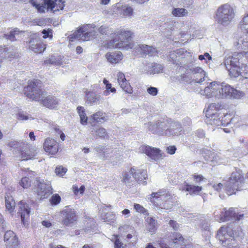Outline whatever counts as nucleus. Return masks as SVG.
<instances>
[{
    "mask_svg": "<svg viewBox=\"0 0 248 248\" xmlns=\"http://www.w3.org/2000/svg\"><path fill=\"white\" fill-rule=\"evenodd\" d=\"M199 93L207 98L214 97L216 99H225L232 97L238 98L243 93L230 85L222 82L213 81L207 83L203 89H201Z\"/></svg>",
    "mask_w": 248,
    "mask_h": 248,
    "instance_id": "1",
    "label": "nucleus"
},
{
    "mask_svg": "<svg viewBox=\"0 0 248 248\" xmlns=\"http://www.w3.org/2000/svg\"><path fill=\"white\" fill-rule=\"evenodd\" d=\"M37 80L29 81L28 85L24 88V94L29 98L40 101L45 107L49 108H56L59 104V99L55 96L48 95L43 92Z\"/></svg>",
    "mask_w": 248,
    "mask_h": 248,
    "instance_id": "2",
    "label": "nucleus"
},
{
    "mask_svg": "<svg viewBox=\"0 0 248 248\" xmlns=\"http://www.w3.org/2000/svg\"><path fill=\"white\" fill-rule=\"evenodd\" d=\"M224 64L231 76L238 77L241 71L248 69V51L234 52L225 59Z\"/></svg>",
    "mask_w": 248,
    "mask_h": 248,
    "instance_id": "3",
    "label": "nucleus"
},
{
    "mask_svg": "<svg viewBox=\"0 0 248 248\" xmlns=\"http://www.w3.org/2000/svg\"><path fill=\"white\" fill-rule=\"evenodd\" d=\"M133 32L124 28L117 29L112 34V39L105 44L109 48H120L124 50L131 49L133 44L130 42Z\"/></svg>",
    "mask_w": 248,
    "mask_h": 248,
    "instance_id": "4",
    "label": "nucleus"
},
{
    "mask_svg": "<svg viewBox=\"0 0 248 248\" xmlns=\"http://www.w3.org/2000/svg\"><path fill=\"white\" fill-rule=\"evenodd\" d=\"M148 199L155 206L167 210L171 209L176 201L173 194L163 189L153 192Z\"/></svg>",
    "mask_w": 248,
    "mask_h": 248,
    "instance_id": "5",
    "label": "nucleus"
},
{
    "mask_svg": "<svg viewBox=\"0 0 248 248\" xmlns=\"http://www.w3.org/2000/svg\"><path fill=\"white\" fill-rule=\"evenodd\" d=\"M235 16V9L228 3L219 6L215 12L214 18L216 22L223 26L229 25Z\"/></svg>",
    "mask_w": 248,
    "mask_h": 248,
    "instance_id": "6",
    "label": "nucleus"
},
{
    "mask_svg": "<svg viewBox=\"0 0 248 248\" xmlns=\"http://www.w3.org/2000/svg\"><path fill=\"white\" fill-rule=\"evenodd\" d=\"M30 2L40 13H44L46 11L53 13L59 12L62 10L65 6L63 0H40L39 3L34 0H31Z\"/></svg>",
    "mask_w": 248,
    "mask_h": 248,
    "instance_id": "7",
    "label": "nucleus"
},
{
    "mask_svg": "<svg viewBox=\"0 0 248 248\" xmlns=\"http://www.w3.org/2000/svg\"><path fill=\"white\" fill-rule=\"evenodd\" d=\"M244 183V179L241 171L233 172L229 180L225 183V187L229 195L235 194L236 191L242 189Z\"/></svg>",
    "mask_w": 248,
    "mask_h": 248,
    "instance_id": "8",
    "label": "nucleus"
},
{
    "mask_svg": "<svg viewBox=\"0 0 248 248\" xmlns=\"http://www.w3.org/2000/svg\"><path fill=\"white\" fill-rule=\"evenodd\" d=\"M95 27L94 24H88L81 26L70 35V40L72 42L76 39L83 41L89 40L96 34V32L94 30Z\"/></svg>",
    "mask_w": 248,
    "mask_h": 248,
    "instance_id": "9",
    "label": "nucleus"
},
{
    "mask_svg": "<svg viewBox=\"0 0 248 248\" xmlns=\"http://www.w3.org/2000/svg\"><path fill=\"white\" fill-rule=\"evenodd\" d=\"M9 147L17 149L20 152V156L24 160L31 159L36 155L35 151L31 148L29 143L23 141H13L9 143Z\"/></svg>",
    "mask_w": 248,
    "mask_h": 248,
    "instance_id": "10",
    "label": "nucleus"
},
{
    "mask_svg": "<svg viewBox=\"0 0 248 248\" xmlns=\"http://www.w3.org/2000/svg\"><path fill=\"white\" fill-rule=\"evenodd\" d=\"M169 121L167 120H157L145 124V127L153 134L166 136V129L168 127Z\"/></svg>",
    "mask_w": 248,
    "mask_h": 248,
    "instance_id": "11",
    "label": "nucleus"
},
{
    "mask_svg": "<svg viewBox=\"0 0 248 248\" xmlns=\"http://www.w3.org/2000/svg\"><path fill=\"white\" fill-rule=\"evenodd\" d=\"M186 68V74H191L193 80L196 83L202 84L208 78L207 73L201 67L190 65Z\"/></svg>",
    "mask_w": 248,
    "mask_h": 248,
    "instance_id": "12",
    "label": "nucleus"
},
{
    "mask_svg": "<svg viewBox=\"0 0 248 248\" xmlns=\"http://www.w3.org/2000/svg\"><path fill=\"white\" fill-rule=\"evenodd\" d=\"M36 181L38 185L36 192L41 199L47 198L52 193V188L50 181L40 178H37Z\"/></svg>",
    "mask_w": 248,
    "mask_h": 248,
    "instance_id": "13",
    "label": "nucleus"
},
{
    "mask_svg": "<svg viewBox=\"0 0 248 248\" xmlns=\"http://www.w3.org/2000/svg\"><path fill=\"white\" fill-rule=\"evenodd\" d=\"M214 214L216 220L219 222L226 221L230 219L240 220L241 217H243L242 214L240 215L238 217L233 208H230L228 211H226L225 208H223L221 211L215 212Z\"/></svg>",
    "mask_w": 248,
    "mask_h": 248,
    "instance_id": "14",
    "label": "nucleus"
},
{
    "mask_svg": "<svg viewBox=\"0 0 248 248\" xmlns=\"http://www.w3.org/2000/svg\"><path fill=\"white\" fill-rule=\"evenodd\" d=\"M62 214L63 216V224L66 226L72 225L77 221L76 212L69 207H65Z\"/></svg>",
    "mask_w": 248,
    "mask_h": 248,
    "instance_id": "15",
    "label": "nucleus"
},
{
    "mask_svg": "<svg viewBox=\"0 0 248 248\" xmlns=\"http://www.w3.org/2000/svg\"><path fill=\"white\" fill-rule=\"evenodd\" d=\"M140 149L142 153L146 154L152 160L157 161L162 158V155L159 149L149 146H142L140 147Z\"/></svg>",
    "mask_w": 248,
    "mask_h": 248,
    "instance_id": "16",
    "label": "nucleus"
},
{
    "mask_svg": "<svg viewBox=\"0 0 248 248\" xmlns=\"http://www.w3.org/2000/svg\"><path fill=\"white\" fill-rule=\"evenodd\" d=\"M237 235L236 232L232 231L229 227H221L217 233V237L220 241H222L223 243H224V246L226 245L228 236L234 238Z\"/></svg>",
    "mask_w": 248,
    "mask_h": 248,
    "instance_id": "17",
    "label": "nucleus"
},
{
    "mask_svg": "<svg viewBox=\"0 0 248 248\" xmlns=\"http://www.w3.org/2000/svg\"><path fill=\"white\" fill-rule=\"evenodd\" d=\"M183 131L185 132V130L181 126L179 122H169L168 127L166 129V136H176L181 134V132Z\"/></svg>",
    "mask_w": 248,
    "mask_h": 248,
    "instance_id": "18",
    "label": "nucleus"
},
{
    "mask_svg": "<svg viewBox=\"0 0 248 248\" xmlns=\"http://www.w3.org/2000/svg\"><path fill=\"white\" fill-rule=\"evenodd\" d=\"M4 240L7 248H17L18 245V239L12 231H7L4 236Z\"/></svg>",
    "mask_w": 248,
    "mask_h": 248,
    "instance_id": "19",
    "label": "nucleus"
},
{
    "mask_svg": "<svg viewBox=\"0 0 248 248\" xmlns=\"http://www.w3.org/2000/svg\"><path fill=\"white\" fill-rule=\"evenodd\" d=\"M18 206L17 215L20 217L21 221L24 224L29 217L30 208L28 204L23 201H20Z\"/></svg>",
    "mask_w": 248,
    "mask_h": 248,
    "instance_id": "20",
    "label": "nucleus"
},
{
    "mask_svg": "<svg viewBox=\"0 0 248 248\" xmlns=\"http://www.w3.org/2000/svg\"><path fill=\"white\" fill-rule=\"evenodd\" d=\"M58 143L54 139L48 138L44 143L45 151L51 155L56 154L58 151Z\"/></svg>",
    "mask_w": 248,
    "mask_h": 248,
    "instance_id": "21",
    "label": "nucleus"
},
{
    "mask_svg": "<svg viewBox=\"0 0 248 248\" xmlns=\"http://www.w3.org/2000/svg\"><path fill=\"white\" fill-rule=\"evenodd\" d=\"M218 108V104L216 103H211L208 106L206 111L205 116L209 119L208 123L209 124L212 119L218 118V114L217 113V111Z\"/></svg>",
    "mask_w": 248,
    "mask_h": 248,
    "instance_id": "22",
    "label": "nucleus"
},
{
    "mask_svg": "<svg viewBox=\"0 0 248 248\" xmlns=\"http://www.w3.org/2000/svg\"><path fill=\"white\" fill-rule=\"evenodd\" d=\"M29 47L31 50L37 53H42L45 49V45L36 39H33L29 41Z\"/></svg>",
    "mask_w": 248,
    "mask_h": 248,
    "instance_id": "23",
    "label": "nucleus"
},
{
    "mask_svg": "<svg viewBox=\"0 0 248 248\" xmlns=\"http://www.w3.org/2000/svg\"><path fill=\"white\" fill-rule=\"evenodd\" d=\"M145 218L146 229L152 234L155 233L158 227L157 220L154 217H151Z\"/></svg>",
    "mask_w": 248,
    "mask_h": 248,
    "instance_id": "24",
    "label": "nucleus"
},
{
    "mask_svg": "<svg viewBox=\"0 0 248 248\" xmlns=\"http://www.w3.org/2000/svg\"><path fill=\"white\" fill-rule=\"evenodd\" d=\"M232 118L230 114H225L224 117L220 120L218 117L217 118H214L210 121V124L216 126H227L231 123L232 121Z\"/></svg>",
    "mask_w": 248,
    "mask_h": 248,
    "instance_id": "25",
    "label": "nucleus"
},
{
    "mask_svg": "<svg viewBox=\"0 0 248 248\" xmlns=\"http://www.w3.org/2000/svg\"><path fill=\"white\" fill-rule=\"evenodd\" d=\"M136 49L140 53L148 54L151 56L155 55L157 52L155 48L146 45H138L136 46Z\"/></svg>",
    "mask_w": 248,
    "mask_h": 248,
    "instance_id": "26",
    "label": "nucleus"
},
{
    "mask_svg": "<svg viewBox=\"0 0 248 248\" xmlns=\"http://www.w3.org/2000/svg\"><path fill=\"white\" fill-rule=\"evenodd\" d=\"M105 57L107 61L112 64L118 63L123 59L121 52H108L106 54Z\"/></svg>",
    "mask_w": 248,
    "mask_h": 248,
    "instance_id": "27",
    "label": "nucleus"
},
{
    "mask_svg": "<svg viewBox=\"0 0 248 248\" xmlns=\"http://www.w3.org/2000/svg\"><path fill=\"white\" fill-rule=\"evenodd\" d=\"M184 53L183 49H179L176 51L170 52L168 56L169 61H171L173 63L178 64V62L183 58L182 53Z\"/></svg>",
    "mask_w": 248,
    "mask_h": 248,
    "instance_id": "28",
    "label": "nucleus"
},
{
    "mask_svg": "<svg viewBox=\"0 0 248 248\" xmlns=\"http://www.w3.org/2000/svg\"><path fill=\"white\" fill-rule=\"evenodd\" d=\"M63 57L60 55L51 56L44 61L45 64H52L54 65H61L63 64Z\"/></svg>",
    "mask_w": 248,
    "mask_h": 248,
    "instance_id": "29",
    "label": "nucleus"
},
{
    "mask_svg": "<svg viewBox=\"0 0 248 248\" xmlns=\"http://www.w3.org/2000/svg\"><path fill=\"white\" fill-rule=\"evenodd\" d=\"M202 186L186 184L183 188V190L188 192L191 195H198L202 190Z\"/></svg>",
    "mask_w": 248,
    "mask_h": 248,
    "instance_id": "30",
    "label": "nucleus"
},
{
    "mask_svg": "<svg viewBox=\"0 0 248 248\" xmlns=\"http://www.w3.org/2000/svg\"><path fill=\"white\" fill-rule=\"evenodd\" d=\"M163 69V66L158 63H151L146 67V70L150 74L161 72Z\"/></svg>",
    "mask_w": 248,
    "mask_h": 248,
    "instance_id": "31",
    "label": "nucleus"
},
{
    "mask_svg": "<svg viewBox=\"0 0 248 248\" xmlns=\"http://www.w3.org/2000/svg\"><path fill=\"white\" fill-rule=\"evenodd\" d=\"M5 198V207L7 211L12 214L15 212L16 203L11 196L6 195Z\"/></svg>",
    "mask_w": 248,
    "mask_h": 248,
    "instance_id": "32",
    "label": "nucleus"
},
{
    "mask_svg": "<svg viewBox=\"0 0 248 248\" xmlns=\"http://www.w3.org/2000/svg\"><path fill=\"white\" fill-rule=\"evenodd\" d=\"M134 14L132 7L127 4L122 5V17H131Z\"/></svg>",
    "mask_w": 248,
    "mask_h": 248,
    "instance_id": "33",
    "label": "nucleus"
},
{
    "mask_svg": "<svg viewBox=\"0 0 248 248\" xmlns=\"http://www.w3.org/2000/svg\"><path fill=\"white\" fill-rule=\"evenodd\" d=\"M132 177L136 180L141 181L142 179H145L147 177V171L144 170L142 171L140 170H136L134 169Z\"/></svg>",
    "mask_w": 248,
    "mask_h": 248,
    "instance_id": "34",
    "label": "nucleus"
},
{
    "mask_svg": "<svg viewBox=\"0 0 248 248\" xmlns=\"http://www.w3.org/2000/svg\"><path fill=\"white\" fill-rule=\"evenodd\" d=\"M237 46L239 48L242 49L248 48V36L247 34H245L238 40Z\"/></svg>",
    "mask_w": 248,
    "mask_h": 248,
    "instance_id": "35",
    "label": "nucleus"
},
{
    "mask_svg": "<svg viewBox=\"0 0 248 248\" xmlns=\"http://www.w3.org/2000/svg\"><path fill=\"white\" fill-rule=\"evenodd\" d=\"M134 168H132L128 171L123 172L122 174V181L123 182L126 184L130 183L132 181L133 177L132 176Z\"/></svg>",
    "mask_w": 248,
    "mask_h": 248,
    "instance_id": "36",
    "label": "nucleus"
},
{
    "mask_svg": "<svg viewBox=\"0 0 248 248\" xmlns=\"http://www.w3.org/2000/svg\"><path fill=\"white\" fill-rule=\"evenodd\" d=\"M77 110L80 117L81 124L86 125L87 124L88 117L85 112L84 108L79 106L77 108Z\"/></svg>",
    "mask_w": 248,
    "mask_h": 248,
    "instance_id": "37",
    "label": "nucleus"
},
{
    "mask_svg": "<svg viewBox=\"0 0 248 248\" xmlns=\"http://www.w3.org/2000/svg\"><path fill=\"white\" fill-rule=\"evenodd\" d=\"M20 32H22V31H20L17 28H15L11 31L9 34H4L3 37L7 40L14 41L16 40V37Z\"/></svg>",
    "mask_w": 248,
    "mask_h": 248,
    "instance_id": "38",
    "label": "nucleus"
},
{
    "mask_svg": "<svg viewBox=\"0 0 248 248\" xmlns=\"http://www.w3.org/2000/svg\"><path fill=\"white\" fill-rule=\"evenodd\" d=\"M87 101L88 104H93L97 102L99 100L100 96L96 94L93 92H89L86 94Z\"/></svg>",
    "mask_w": 248,
    "mask_h": 248,
    "instance_id": "39",
    "label": "nucleus"
},
{
    "mask_svg": "<svg viewBox=\"0 0 248 248\" xmlns=\"http://www.w3.org/2000/svg\"><path fill=\"white\" fill-rule=\"evenodd\" d=\"M239 28L242 31H246L248 34V13L243 17L240 22Z\"/></svg>",
    "mask_w": 248,
    "mask_h": 248,
    "instance_id": "40",
    "label": "nucleus"
},
{
    "mask_svg": "<svg viewBox=\"0 0 248 248\" xmlns=\"http://www.w3.org/2000/svg\"><path fill=\"white\" fill-rule=\"evenodd\" d=\"M93 119L96 123H102L106 121L105 114L102 111H98L92 116Z\"/></svg>",
    "mask_w": 248,
    "mask_h": 248,
    "instance_id": "41",
    "label": "nucleus"
},
{
    "mask_svg": "<svg viewBox=\"0 0 248 248\" xmlns=\"http://www.w3.org/2000/svg\"><path fill=\"white\" fill-rule=\"evenodd\" d=\"M111 12L112 15L122 16V5L120 3H117L112 6L111 9Z\"/></svg>",
    "mask_w": 248,
    "mask_h": 248,
    "instance_id": "42",
    "label": "nucleus"
},
{
    "mask_svg": "<svg viewBox=\"0 0 248 248\" xmlns=\"http://www.w3.org/2000/svg\"><path fill=\"white\" fill-rule=\"evenodd\" d=\"M122 89L128 93L131 94L133 93L132 88L128 80L119 84Z\"/></svg>",
    "mask_w": 248,
    "mask_h": 248,
    "instance_id": "43",
    "label": "nucleus"
},
{
    "mask_svg": "<svg viewBox=\"0 0 248 248\" xmlns=\"http://www.w3.org/2000/svg\"><path fill=\"white\" fill-rule=\"evenodd\" d=\"M171 14L175 16H182L186 15L187 11L184 8H174L172 11Z\"/></svg>",
    "mask_w": 248,
    "mask_h": 248,
    "instance_id": "44",
    "label": "nucleus"
},
{
    "mask_svg": "<svg viewBox=\"0 0 248 248\" xmlns=\"http://www.w3.org/2000/svg\"><path fill=\"white\" fill-rule=\"evenodd\" d=\"M133 206L134 209L136 211V212L142 214L144 216H148L149 215L148 210L140 204L134 203Z\"/></svg>",
    "mask_w": 248,
    "mask_h": 248,
    "instance_id": "45",
    "label": "nucleus"
},
{
    "mask_svg": "<svg viewBox=\"0 0 248 248\" xmlns=\"http://www.w3.org/2000/svg\"><path fill=\"white\" fill-rule=\"evenodd\" d=\"M184 238L180 234H176V238L173 240L172 243L174 245L173 247L178 248V245H182L184 244Z\"/></svg>",
    "mask_w": 248,
    "mask_h": 248,
    "instance_id": "46",
    "label": "nucleus"
},
{
    "mask_svg": "<svg viewBox=\"0 0 248 248\" xmlns=\"http://www.w3.org/2000/svg\"><path fill=\"white\" fill-rule=\"evenodd\" d=\"M31 181L30 178L27 177H24L22 178L19 182V185L24 188H27L31 186Z\"/></svg>",
    "mask_w": 248,
    "mask_h": 248,
    "instance_id": "47",
    "label": "nucleus"
},
{
    "mask_svg": "<svg viewBox=\"0 0 248 248\" xmlns=\"http://www.w3.org/2000/svg\"><path fill=\"white\" fill-rule=\"evenodd\" d=\"M17 119L19 120L26 121L28 120H31L32 118L30 115L27 114L26 112L22 111L17 114Z\"/></svg>",
    "mask_w": 248,
    "mask_h": 248,
    "instance_id": "48",
    "label": "nucleus"
},
{
    "mask_svg": "<svg viewBox=\"0 0 248 248\" xmlns=\"http://www.w3.org/2000/svg\"><path fill=\"white\" fill-rule=\"evenodd\" d=\"M95 135L101 138H104L107 134L106 130L103 127H99L94 130Z\"/></svg>",
    "mask_w": 248,
    "mask_h": 248,
    "instance_id": "49",
    "label": "nucleus"
},
{
    "mask_svg": "<svg viewBox=\"0 0 248 248\" xmlns=\"http://www.w3.org/2000/svg\"><path fill=\"white\" fill-rule=\"evenodd\" d=\"M61 200V197L58 194H55L51 197L50 202L52 205H57L60 202Z\"/></svg>",
    "mask_w": 248,
    "mask_h": 248,
    "instance_id": "50",
    "label": "nucleus"
},
{
    "mask_svg": "<svg viewBox=\"0 0 248 248\" xmlns=\"http://www.w3.org/2000/svg\"><path fill=\"white\" fill-rule=\"evenodd\" d=\"M98 31L102 34H107L108 33L111 31L109 30V28L108 26H101L98 29Z\"/></svg>",
    "mask_w": 248,
    "mask_h": 248,
    "instance_id": "51",
    "label": "nucleus"
},
{
    "mask_svg": "<svg viewBox=\"0 0 248 248\" xmlns=\"http://www.w3.org/2000/svg\"><path fill=\"white\" fill-rule=\"evenodd\" d=\"M108 214H102L101 216L102 218L105 221L109 222L112 220L114 218V215L112 213H110L108 216Z\"/></svg>",
    "mask_w": 248,
    "mask_h": 248,
    "instance_id": "52",
    "label": "nucleus"
},
{
    "mask_svg": "<svg viewBox=\"0 0 248 248\" xmlns=\"http://www.w3.org/2000/svg\"><path fill=\"white\" fill-rule=\"evenodd\" d=\"M66 169L60 166L56 168L55 172L57 175L62 176L66 173Z\"/></svg>",
    "mask_w": 248,
    "mask_h": 248,
    "instance_id": "53",
    "label": "nucleus"
},
{
    "mask_svg": "<svg viewBox=\"0 0 248 248\" xmlns=\"http://www.w3.org/2000/svg\"><path fill=\"white\" fill-rule=\"evenodd\" d=\"M117 81L119 84L126 80L124 74L121 72H118L117 75Z\"/></svg>",
    "mask_w": 248,
    "mask_h": 248,
    "instance_id": "54",
    "label": "nucleus"
},
{
    "mask_svg": "<svg viewBox=\"0 0 248 248\" xmlns=\"http://www.w3.org/2000/svg\"><path fill=\"white\" fill-rule=\"evenodd\" d=\"M106 150V155L104 156V155H101V156L103 158H107L108 157H114L113 155H110L111 154H113V150L110 148H105V150Z\"/></svg>",
    "mask_w": 248,
    "mask_h": 248,
    "instance_id": "55",
    "label": "nucleus"
},
{
    "mask_svg": "<svg viewBox=\"0 0 248 248\" xmlns=\"http://www.w3.org/2000/svg\"><path fill=\"white\" fill-rule=\"evenodd\" d=\"M147 93L151 95L155 96L158 93V89L154 87H150L147 89Z\"/></svg>",
    "mask_w": 248,
    "mask_h": 248,
    "instance_id": "56",
    "label": "nucleus"
},
{
    "mask_svg": "<svg viewBox=\"0 0 248 248\" xmlns=\"http://www.w3.org/2000/svg\"><path fill=\"white\" fill-rule=\"evenodd\" d=\"M210 185L217 191H220L223 187V184L220 183L218 184H211Z\"/></svg>",
    "mask_w": 248,
    "mask_h": 248,
    "instance_id": "57",
    "label": "nucleus"
},
{
    "mask_svg": "<svg viewBox=\"0 0 248 248\" xmlns=\"http://www.w3.org/2000/svg\"><path fill=\"white\" fill-rule=\"evenodd\" d=\"M206 160L207 162H211L212 163L210 164L211 165H212L214 164V162L217 161V157H216V155L214 153H211L210 154L208 158H206Z\"/></svg>",
    "mask_w": 248,
    "mask_h": 248,
    "instance_id": "58",
    "label": "nucleus"
},
{
    "mask_svg": "<svg viewBox=\"0 0 248 248\" xmlns=\"http://www.w3.org/2000/svg\"><path fill=\"white\" fill-rule=\"evenodd\" d=\"M42 33L44 34L43 37L46 38L47 37H52V32L51 30L48 29L47 30H44Z\"/></svg>",
    "mask_w": 248,
    "mask_h": 248,
    "instance_id": "59",
    "label": "nucleus"
},
{
    "mask_svg": "<svg viewBox=\"0 0 248 248\" xmlns=\"http://www.w3.org/2000/svg\"><path fill=\"white\" fill-rule=\"evenodd\" d=\"M169 224L170 226L174 229V230L177 231L179 228V224L174 220H170L169 222Z\"/></svg>",
    "mask_w": 248,
    "mask_h": 248,
    "instance_id": "60",
    "label": "nucleus"
},
{
    "mask_svg": "<svg viewBox=\"0 0 248 248\" xmlns=\"http://www.w3.org/2000/svg\"><path fill=\"white\" fill-rule=\"evenodd\" d=\"M95 150L98 153L102 154V155H104V156H105L106 155V150L104 151L105 147H103V146L99 145V146L96 147L95 148Z\"/></svg>",
    "mask_w": 248,
    "mask_h": 248,
    "instance_id": "61",
    "label": "nucleus"
},
{
    "mask_svg": "<svg viewBox=\"0 0 248 248\" xmlns=\"http://www.w3.org/2000/svg\"><path fill=\"white\" fill-rule=\"evenodd\" d=\"M191 124V120L188 117H186L184 118L183 120V128L184 129V127L186 126H190Z\"/></svg>",
    "mask_w": 248,
    "mask_h": 248,
    "instance_id": "62",
    "label": "nucleus"
},
{
    "mask_svg": "<svg viewBox=\"0 0 248 248\" xmlns=\"http://www.w3.org/2000/svg\"><path fill=\"white\" fill-rule=\"evenodd\" d=\"M114 241L115 248H120L122 246V243L119 241L117 238V235H113Z\"/></svg>",
    "mask_w": 248,
    "mask_h": 248,
    "instance_id": "63",
    "label": "nucleus"
},
{
    "mask_svg": "<svg viewBox=\"0 0 248 248\" xmlns=\"http://www.w3.org/2000/svg\"><path fill=\"white\" fill-rule=\"evenodd\" d=\"M176 150V148L175 146H169L167 149L168 153L170 155L174 154L175 153Z\"/></svg>",
    "mask_w": 248,
    "mask_h": 248,
    "instance_id": "64",
    "label": "nucleus"
}]
</instances>
